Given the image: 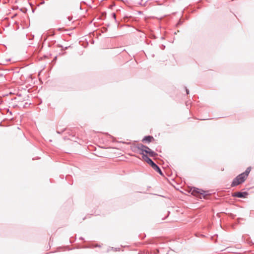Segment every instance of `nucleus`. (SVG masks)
I'll list each match as a JSON object with an SVG mask.
<instances>
[{
  "mask_svg": "<svg viewBox=\"0 0 254 254\" xmlns=\"http://www.w3.org/2000/svg\"><path fill=\"white\" fill-rule=\"evenodd\" d=\"M115 250H116V251H118L117 248H115Z\"/></svg>",
  "mask_w": 254,
  "mask_h": 254,
  "instance_id": "412c9836",
  "label": "nucleus"
},
{
  "mask_svg": "<svg viewBox=\"0 0 254 254\" xmlns=\"http://www.w3.org/2000/svg\"><path fill=\"white\" fill-rule=\"evenodd\" d=\"M90 41H91L92 44H94V41L93 40H90Z\"/></svg>",
  "mask_w": 254,
  "mask_h": 254,
  "instance_id": "dca6fc26",
  "label": "nucleus"
},
{
  "mask_svg": "<svg viewBox=\"0 0 254 254\" xmlns=\"http://www.w3.org/2000/svg\"><path fill=\"white\" fill-rule=\"evenodd\" d=\"M147 154L150 156V157H155L157 155V154L155 153L154 151H152V150H150V151H148L147 152Z\"/></svg>",
  "mask_w": 254,
  "mask_h": 254,
  "instance_id": "1a4fd4ad",
  "label": "nucleus"
},
{
  "mask_svg": "<svg viewBox=\"0 0 254 254\" xmlns=\"http://www.w3.org/2000/svg\"><path fill=\"white\" fill-rule=\"evenodd\" d=\"M251 168L250 167H248L247 168V169L246 170V171L244 172L241 173V175H243V176L244 177V178L245 179H246L248 177V176L251 171Z\"/></svg>",
  "mask_w": 254,
  "mask_h": 254,
  "instance_id": "6e6552de",
  "label": "nucleus"
},
{
  "mask_svg": "<svg viewBox=\"0 0 254 254\" xmlns=\"http://www.w3.org/2000/svg\"><path fill=\"white\" fill-rule=\"evenodd\" d=\"M191 194L198 196H199L200 198H207L208 195L207 191H204L201 189H199L195 187L191 189Z\"/></svg>",
  "mask_w": 254,
  "mask_h": 254,
  "instance_id": "f03ea898",
  "label": "nucleus"
},
{
  "mask_svg": "<svg viewBox=\"0 0 254 254\" xmlns=\"http://www.w3.org/2000/svg\"><path fill=\"white\" fill-rule=\"evenodd\" d=\"M112 16H113V17L114 18V19H116V14L115 13H113L112 14Z\"/></svg>",
  "mask_w": 254,
  "mask_h": 254,
  "instance_id": "4468645a",
  "label": "nucleus"
},
{
  "mask_svg": "<svg viewBox=\"0 0 254 254\" xmlns=\"http://www.w3.org/2000/svg\"><path fill=\"white\" fill-rule=\"evenodd\" d=\"M106 12H97V9L96 8V20H102L106 18Z\"/></svg>",
  "mask_w": 254,
  "mask_h": 254,
  "instance_id": "39448f33",
  "label": "nucleus"
},
{
  "mask_svg": "<svg viewBox=\"0 0 254 254\" xmlns=\"http://www.w3.org/2000/svg\"><path fill=\"white\" fill-rule=\"evenodd\" d=\"M145 145L142 144H138L136 146H135V148L138 150H140L141 151V152L139 153V154H141L143 155V154H144L143 153V150H144V149L145 148Z\"/></svg>",
  "mask_w": 254,
  "mask_h": 254,
  "instance_id": "423d86ee",
  "label": "nucleus"
},
{
  "mask_svg": "<svg viewBox=\"0 0 254 254\" xmlns=\"http://www.w3.org/2000/svg\"><path fill=\"white\" fill-rule=\"evenodd\" d=\"M165 46H162V48H165Z\"/></svg>",
  "mask_w": 254,
  "mask_h": 254,
  "instance_id": "6ab92c4d",
  "label": "nucleus"
},
{
  "mask_svg": "<svg viewBox=\"0 0 254 254\" xmlns=\"http://www.w3.org/2000/svg\"><path fill=\"white\" fill-rule=\"evenodd\" d=\"M158 253H159V251L158 250H156L154 252V254H158Z\"/></svg>",
  "mask_w": 254,
  "mask_h": 254,
  "instance_id": "ddd939ff",
  "label": "nucleus"
},
{
  "mask_svg": "<svg viewBox=\"0 0 254 254\" xmlns=\"http://www.w3.org/2000/svg\"><path fill=\"white\" fill-rule=\"evenodd\" d=\"M97 23H98V22H97V21H96V24H97ZM97 25H96V27H97Z\"/></svg>",
  "mask_w": 254,
  "mask_h": 254,
  "instance_id": "aec40b11",
  "label": "nucleus"
},
{
  "mask_svg": "<svg viewBox=\"0 0 254 254\" xmlns=\"http://www.w3.org/2000/svg\"><path fill=\"white\" fill-rule=\"evenodd\" d=\"M154 140V138L151 135H147L144 137V138L142 139V142H150L152 140Z\"/></svg>",
  "mask_w": 254,
  "mask_h": 254,
  "instance_id": "0eeeda50",
  "label": "nucleus"
},
{
  "mask_svg": "<svg viewBox=\"0 0 254 254\" xmlns=\"http://www.w3.org/2000/svg\"><path fill=\"white\" fill-rule=\"evenodd\" d=\"M186 88V93L187 94H189V90L187 88V87H185Z\"/></svg>",
  "mask_w": 254,
  "mask_h": 254,
  "instance_id": "2eb2a0df",
  "label": "nucleus"
},
{
  "mask_svg": "<svg viewBox=\"0 0 254 254\" xmlns=\"http://www.w3.org/2000/svg\"><path fill=\"white\" fill-rule=\"evenodd\" d=\"M151 149L147 146H145V148L144 149V150H143V153L144 152H145L146 154H147V152L148 151H150Z\"/></svg>",
  "mask_w": 254,
  "mask_h": 254,
  "instance_id": "9d476101",
  "label": "nucleus"
},
{
  "mask_svg": "<svg viewBox=\"0 0 254 254\" xmlns=\"http://www.w3.org/2000/svg\"><path fill=\"white\" fill-rule=\"evenodd\" d=\"M166 254H174V252L172 250H170Z\"/></svg>",
  "mask_w": 254,
  "mask_h": 254,
  "instance_id": "f8f14e48",
  "label": "nucleus"
},
{
  "mask_svg": "<svg viewBox=\"0 0 254 254\" xmlns=\"http://www.w3.org/2000/svg\"><path fill=\"white\" fill-rule=\"evenodd\" d=\"M243 175H241V174L238 175L236 178H235L231 185V187H234L238 186L240 184H242L245 182L246 179L243 176Z\"/></svg>",
  "mask_w": 254,
  "mask_h": 254,
  "instance_id": "7ed1b4c3",
  "label": "nucleus"
},
{
  "mask_svg": "<svg viewBox=\"0 0 254 254\" xmlns=\"http://www.w3.org/2000/svg\"><path fill=\"white\" fill-rule=\"evenodd\" d=\"M96 248L100 247V246L98 245L97 244H96Z\"/></svg>",
  "mask_w": 254,
  "mask_h": 254,
  "instance_id": "f3484780",
  "label": "nucleus"
},
{
  "mask_svg": "<svg viewBox=\"0 0 254 254\" xmlns=\"http://www.w3.org/2000/svg\"><path fill=\"white\" fill-rule=\"evenodd\" d=\"M248 195L249 193L247 191H236L232 194V196L238 198H246Z\"/></svg>",
  "mask_w": 254,
  "mask_h": 254,
  "instance_id": "20e7f679",
  "label": "nucleus"
},
{
  "mask_svg": "<svg viewBox=\"0 0 254 254\" xmlns=\"http://www.w3.org/2000/svg\"><path fill=\"white\" fill-rule=\"evenodd\" d=\"M142 159L149 164L151 167L160 175L164 176L163 173L160 168L155 164L146 154H143Z\"/></svg>",
  "mask_w": 254,
  "mask_h": 254,
  "instance_id": "f257e3e1",
  "label": "nucleus"
},
{
  "mask_svg": "<svg viewBox=\"0 0 254 254\" xmlns=\"http://www.w3.org/2000/svg\"><path fill=\"white\" fill-rule=\"evenodd\" d=\"M66 19L68 20V21L69 22L72 19V16H68L66 17Z\"/></svg>",
  "mask_w": 254,
  "mask_h": 254,
  "instance_id": "9b49d317",
  "label": "nucleus"
},
{
  "mask_svg": "<svg viewBox=\"0 0 254 254\" xmlns=\"http://www.w3.org/2000/svg\"><path fill=\"white\" fill-rule=\"evenodd\" d=\"M165 46H162V48H165Z\"/></svg>",
  "mask_w": 254,
  "mask_h": 254,
  "instance_id": "a211bd4d",
  "label": "nucleus"
}]
</instances>
